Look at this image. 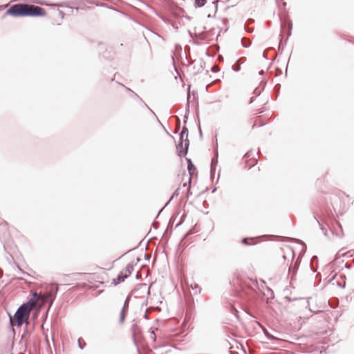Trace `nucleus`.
<instances>
[{"mask_svg": "<svg viewBox=\"0 0 354 354\" xmlns=\"http://www.w3.org/2000/svg\"><path fill=\"white\" fill-rule=\"evenodd\" d=\"M191 183H192V178L189 177L188 178V184L189 187L188 189H187V198H188L190 196L192 195V192L191 191Z\"/></svg>", "mask_w": 354, "mask_h": 354, "instance_id": "nucleus-25", "label": "nucleus"}, {"mask_svg": "<svg viewBox=\"0 0 354 354\" xmlns=\"http://www.w3.org/2000/svg\"><path fill=\"white\" fill-rule=\"evenodd\" d=\"M287 28H288V34L287 37L285 40V44L287 43V41L289 37L291 35L292 30V23L290 21H288L287 23Z\"/></svg>", "mask_w": 354, "mask_h": 354, "instance_id": "nucleus-19", "label": "nucleus"}, {"mask_svg": "<svg viewBox=\"0 0 354 354\" xmlns=\"http://www.w3.org/2000/svg\"><path fill=\"white\" fill-rule=\"evenodd\" d=\"M311 270L313 272H315L316 270H317V268H311Z\"/></svg>", "mask_w": 354, "mask_h": 354, "instance_id": "nucleus-61", "label": "nucleus"}, {"mask_svg": "<svg viewBox=\"0 0 354 354\" xmlns=\"http://www.w3.org/2000/svg\"><path fill=\"white\" fill-rule=\"evenodd\" d=\"M46 14V10L41 7L27 4L26 17H44Z\"/></svg>", "mask_w": 354, "mask_h": 354, "instance_id": "nucleus-5", "label": "nucleus"}, {"mask_svg": "<svg viewBox=\"0 0 354 354\" xmlns=\"http://www.w3.org/2000/svg\"><path fill=\"white\" fill-rule=\"evenodd\" d=\"M176 119H177L178 122H177V125H176V129L174 131V133H175V134L177 133L178 131L180 129V118L178 116H176Z\"/></svg>", "mask_w": 354, "mask_h": 354, "instance_id": "nucleus-27", "label": "nucleus"}, {"mask_svg": "<svg viewBox=\"0 0 354 354\" xmlns=\"http://www.w3.org/2000/svg\"><path fill=\"white\" fill-rule=\"evenodd\" d=\"M149 8L158 16L160 19H162L165 23H170L169 19L166 17H164L160 13L158 12L153 8L149 6Z\"/></svg>", "mask_w": 354, "mask_h": 354, "instance_id": "nucleus-16", "label": "nucleus"}, {"mask_svg": "<svg viewBox=\"0 0 354 354\" xmlns=\"http://www.w3.org/2000/svg\"><path fill=\"white\" fill-rule=\"evenodd\" d=\"M241 243L243 244V245H252V243H249L248 242V238H243L241 239Z\"/></svg>", "mask_w": 354, "mask_h": 354, "instance_id": "nucleus-31", "label": "nucleus"}, {"mask_svg": "<svg viewBox=\"0 0 354 354\" xmlns=\"http://www.w3.org/2000/svg\"><path fill=\"white\" fill-rule=\"evenodd\" d=\"M58 13H59V15L61 17L62 19H63L64 17V12L62 10H58Z\"/></svg>", "mask_w": 354, "mask_h": 354, "instance_id": "nucleus-41", "label": "nucleus"}, {"mask_svg": "<svg viewBox=\"0 0 354 354\" xmlns=\"http://www.w3.org/2000/svg\"><path fill=\"white\" fill-rule=\"evenodd\" d=\"M232 69L235 72H238L241 70V66H240V65H238V66L234 65L232 66Z\"/></svg>", "mask_w": 354, "mask_h": 354, "instance_id": "nucleus-34", "label": "nucleus"}, {"mask_svg": "<svg viewBox=\"0 0 354 354\" xmlns=\"http://www.w3.org/2000/svg\"><path fill=\"white\" fill-rule=\"evenodd\" d=\"M19 270H20V272H21L23 274H28L29 275L27 272L23 271L20 268H19Z\"/></svg>", "mask_w": 354, "mask_h": 354, "instance_id": "nucleus-56", "label": "nucleus"}, {"mask_svg": "<svg viewBox=\"0 0 354 354\" xmlns=\"http://www.w3.org/2000/svg\"><path fill=\"white\" fill-rule=\"evenodd\" d=\"M264 74H265V71L263 70H261L260 71H259V75H263Z\"/></svg>", "mask_w": 354, "mask_h": 354, "instance_id": "nucleus-50", "label": "nucleus"}, {"mask_svg": "<svg viewBox=\"0 0 354 354\" xmlns=\"http://www.w3.org/2000/svg\"><path fill=\"white\" fill-rule=\"evenodd\" d=\"M132 337L135 341L136 337H138L141 333V328L136 323L133 324L131 327Z\"/></svg>", "mask_w": 354, "mask_h": 354, "instance_id": "nucleus-10", "label": "nucleus"}, {"mask_svg": "<svg viewBox=\"0 0 354 354\" xmlns=\"http://www.w3.org/2000/svg\"><path fill=\"white\" fill-rule=\"evenodd\" d=\"M179 190H180V187H178V188L174 191V193H173V194L171 196V197H170L169 200L166 203V204L165 205V206H164L163 207H162V208L159 210V212H158V214H157L156 217H157V216H158V215L160 214V212L162 211V209H164V208H165V207H166V206H167V205H168V204H169V203L173 200V198H174L175 196H178V194H179Z\"/></svg>", "mask_w": 354, "mask_h": 354, "instance_id": "nucleus-13", "label": "nucleus"}, {"mask_svg": "<svg viewBox=\"0 0 354 354\" xmlns=\"http://www.w3.org/2000/svg\"><path fill=\"white\" fill-rule=\"evenodd\" d=\"M189 140L188 138L184 139V137L179 136V140L176 144V153L180 157L185 156L189 150Z\"/></svg>", "mask_w": 354, "mask_h": 354, "instance_id": "nucleus-3", "label": "nucleus"}, {"mask_svg": "<svg viewBox=\"0 0 354 354\" xmlns=\"http://www.w3.org/2000/svg\"><path fill=\"white\" fill-rule=\"evenodd\" d=\"M266 83V80H262L261 82H260L259 86L254 90V93L257 95H259L261 93V92L264 90Z\"/></svg>", "mask_w": 354, "mask_h": 354, "instance_id": "nucleus-11", "label": "nucleus"}, {"mask_svg": "<svg viewBox=\"0 0 354 354\" xmlns=\"http://www.w3.org/2000/svg\"><path fill=\"white\" fill-rule=\"evenodd\" d=\"M288 250H290V252H291V254H292V259H291V261L292 262L295 257V250H293L292 248H288Z\"/></svg>", "mask_w": 354, "mask_h": 354, "instance_id": "nucleus-32", "label": "nucleus"}, {"mask_svg": "<svg viewBox=\"0 0 354 354\" xmlns=\"http://www.w3.org/2000/svg\"><path fill=\"white\" fill-rule=\"evenodd\" d=\"M105 54H106V52H104V53H103L102 57H105V58H106V57H107V56H106Z\"/></svg>", "mask_w": 354, "mask_h": 354, "instance_id": "nucleus-63", "label": "nucleus"}, {"mask_svg": "<svg viewBox=\"0 0 354 354\" xmlns=\"http://www.w3.org/2000/svg\"><path fill=\"white\" fill-rule=\"evenodd\" d=\"M280 88H281V85L279 84H277L274 86V90L275 91V92L277 93H279Z\"/></svg>", "mask_w": 354, "mask_h": 354, "instance_id": "nucleus-33", "label": "nucleus"}, {"mask_svg": "<svg viewBox=\"0 0 354 354\" xmlns=\"http://www.w3.org/2000/svg\"><path fill=\"white\" fill-rule=\"evenodd\" d=\"M183 187H187V188L188 189V187H189L188 181H187V182H186V183H184L183 184Z\"/></svg>", "mask_w": 354, "mask_h": 354, "instance_id": "nucleus-49", "label": "nucleus"}, {"mask_svg": "<svg viewBox=\"0 0 354 354\" xmlns=\"http://www.w3.org/2000/svg\"><path fill=\"white\" fill-rule=\"evenodd\" d=\"M128 309L127 308H122L120 313V319H119V323L120 324H122L124 322L127 313Z\"/></svg>", "mask_w": 354, "mask_h": 354, "instance_id": "nucleus-17", "label": "nucleus"}, {"mask_svg": "<svg viewBox=\"0 0 354 354\" xmlns=\"http://www.w3.org/2000/svg\"><path fill=\"white\" fill-rule=\"evenodd\" d=\"M246 61V58L245 57H240L236 62V64H239L241 66L243 63H244Z\"/></svg>", "mask_w": 354, "mask_h": 354, "instance_id": "nucleus-30", "label": "nucleus"}, {"mask_svg": "<svg viewBox=\"0 0 354 354\" xmlns=\"http://www.w3.org/2000/svg\"><path fill=\"white\" fill-rule=\"evenodd\" d=\"M21 341L24 342V345L21 346L20 349L23 351L24 353L28 351V353L31 354V351H28V346L34 344L32 339H31V336L21 335Z\"/></svg>", "mask_w": 354, "mask_h": 354, "instance_id": "nucleus-7", "label": "nucleus"}, {"mask_svg": "<svg viewBox=\"0 0 354 354\" xmlns=\"http://www.w3.org/2000/svg\"><path fill=\"white\" fill-rule=\"evenodd\" d=\"M297 241H298V242H299V243H302V245H304V247L305 248H306V245L304 244V243L301 240H299V239H298V240H297Z\"/></svg>", "mask_w": 354, "mask_h": 354, "instance_id": "nucleus-54", "label": "nucleus"}, {"mask_svg": "<svg viewBox=\"0 0 354 354\" xmlns=\"http://www.w3.org/2000/svg\"><path fill=\"white\" fill-rule=\"evenodd\" d=\"M345 266L348 269H350L351 268V264H348V263H346Z\"/></svg>", "mask_w": 354, "mask_h": 354, "instance_id": "nucleus-55", "label": "nucleus"}, {"mask_svg": "<svg viewBox=\"0 0 354 354\" xmlns=\"http://www.w3.org/2000/svg\"><path fill=\"white\" fill-rule=\"evenodd\" d=\"M278 48H279V50L282 51L283 50V46L282 45L281 41L279 42Z\"/></svg>", "mask_w": 354, "mask_h": 354, "instance_id": "nucleus-42", "label": "nucleus"}, {"mask_svg": "<svg viewBox=\"0 0 354 354\" xmlns=\"http://www.w3.org/2000/svg\"><path fill=\"white\" fill-rule=\"evenodd\" d=\"M192 288L193 290L198 288L199 292H201V288L199 287L198 284H197V283H195L194 286H192Z\"/></svg>", "mask_w": 354, "mask_h": 354, "instance_id": "nucleus-39", "label": "nucleus"}, {"mask_svg": "<svg viewBox=\"0 0 354 354\" xmlns=\"http://www.w3.org/2000/svg\"><path fill=\"white\" fill-rule=\"evenodd\" d=\"M251 41L247 38L241 39V45L243 48H248L251 45Z\"/></svg>", "mask_w": 354, "mask_h": 354, "instance_id": "nucleus-21", "label": "nucleus"}, {"mask_svg": "<svg viewBox=\"0 0 354 354\" xmlns=\"http://www.w3.org/2000/svg\"><path fill=\"white\" fill-rule=\"evenodd\" d=\"M156 120H157V121L158 122V123H159V124L162 127V128H163V129L165 130V131L166 132V133H167V135H169V136H171V134H170V133H169V131H168L165 128V127L162 125V124L160 122V121L158 120V118H156Z\"/></svg>", "mask_w": 354, "mask_h": 354, "instance_id": "nucleus-36", "label": "nucleus"}, {"mask_svg": "<svg viewBox=\"0 0 354 354\" xmlns=\"http://www.w3.org/2000/svg\"><path fill=\"white\" fill-rule=\"evenodd\" d=\"M32 1L36 3L44 4L41 1L33 0Z\"/></svg>", "mask_w": 354, "mask_h": 354, "instance_id": "nucleus-51", "label": "nucleus"}, {"mask_svg": "<svg viewBox=\"0 0 354 354\" xmlns=\"http://www.w3.org/2000/svg\"><path fill=\"white\" fill-rule=\"evenodd\" d=\"M217 163H218V160L217 159H212V160L211 169H210V176H211V178H212V179L214 177V175H215V173H216V167Z\"/></svg>", "mask_w": 354, "mask_h": 354, "instance_id": "nucleus-14", "label": "nucleus"}, {"mask_svg": "<svg viewBox=\"0 0 354 354\" xmlns=\"http://www.w3.org/2000/svg\"><path fill=\"white\" fill-rule=\"evenodd\" d=\"M250 156H251V151H248V152L245 154L244 158H249L250 157Z\"/></svg>", "mask_w": 354, "mask_h": 354, "instance_id": "nucleus-43", "label": "nucleus"}, {"mask_svg": "<svg viewBox=\"0 0 354 354\" xmlns=\"http://www.w3.org/2000/svg\"><path fill=\"white\" fill-rule=\"evenodd\" d=\"M230 354H239V353L236 352V351H230Z\"/></svg>", "mask_w": 354, "mask_h": 354, "instance_id": "nucleus-59", "label": "nucleus"}, {"mask_svg": "<svg viewBox=\"0 0 354 354\" xmlns=\"http://www.w3.org/2000/svg\"><path fill=\"white\" fill-rule=\"evenodd\" d=\"M186 160H187V165H189V164H190V165L194 164L190 158H186Z\"/></svg>", "mask_w": 354, "mask_h": 354, "instance_id": "nucleus-46", "label": "nucleus"}, {"mask_svg": "<svg viewBox=\"0 0 354 354\" xmlns=\"http://www.w3.org/2000/svg\"><path fill=\"white\" fill-rule=\"evenodd\" d=\"M300 254L299 255L297 261L292 265V263L288 267V275H290V283L295 280V277L297 272L298 268L299 267L300 261L299 260Z\"/></svg>", "mask_w": 354, "mask_h": 354, "instance_id": "nucleus-6", "label": "nucleus"}, {"mask_svg": "<svg viewBox=\"0 0 354 354\" xmlns=\"http://www.w3.org/2000/svg\"><path fill=\"white\" fill-rule=\"evenodd\" d=\"M189 98L190 95L189 94L187 95V102L186 104V112L183 117V123L185 125H186L187 120H188V116H189Z\"/></svg>", "mask_w": 354, "mask_h": 354, "instance_id": "nucleus-12", "label": "nucleus"}, {"mask_svg": "<svg viewBox=\"0 0 354 354\" xmlns=\"http://www.w3.org/2000/svg\"><path fill=\"white\" fill-rule=\"evenodd\" d=\"M46 342L48 347L49 348V349H50V343H49V339H48V336H46Z\"/></svg>", "mask_w": 354, "mask_h": 354, "instance_id": "nucleus-44", "label": "nucleus"}, {"mask_svg": "<svg viewBox=\"0 0 354 354\" xmlns=\"http://www.w3.org/2000/svg\"><path fill=\"white\" fill-rule=\"evenodd\" d=\"M245 30L246 32L252 33L254 31V29L252 28H250L247 26V25L245 26Z\"/></svg>", "mask_w": 354, "mask_h": 354, "instance_id": "nucleus-35", "label": "nucleus"}, {"mask_svg": "<svg viewBox=\"0 0 354 354\" xmlns=\"http://www.w3.org/2000/svg\"><path fill=\"white\" fill-rule=\"evenodd\" d=\"M118 84H120L121 86H124L127 91H130V92L133 93V95H134V93H134V92H133L131 88H128V87L125 86L124 85H123V84H121V83H118Z\"/></svg>", "mask_w": 354, "mask_h": 354, "instance_id": "nucleus-40", "label": "nucleus"}, {"mask_svg": "<svg viewBox=\"0 0 354 354\" xmlns=\"http://www.w3.org/2000/svg\"><path fill=\"white\" fill-rule=\"evenodd\" d=\"M196 169V168L194 164L193 165L189 164V165H187V170L189 174V177L192 178V176L193 175V173Z\"/></svg>", "mask_w": 354, "mask_h": 354, "instance_id": "nucleus-24", "label": "nucleus"}, {"mask_svg": "<svg viewBox=\"0 0 354 354\" xmlns=\"http://www.w3.org/2000/svg\"><path fill=\"white\" fill-rule=\"evenodd\" d=\"M127 275H126L124 272V271H121L117 276L115 279H113L112 281V283L114 284V286L119 285L120 283H122L126 279H127Z\"/></svg>", "mask_w": 354, "mask_h": 354, "instance_id": "nucleus-9", "label": "nucleus"}, {"mask_svg": "<svg viewBox=\"0 0 354 354\" xmlns=\"http://www.w3.org/2000/svg\"><path fill=\"white\" fill-rule=\"evenodd\" d=\"M146 291H147V293L149 294V288H147L146 283H139L138 284L131 292V293L127 297L124 304H123V308H129V304L131 299V297L132 295L136 294V292H139L140 294L145 293Z\"/></svg>", "mask_w": 354, "mask_h": 354, "instance_id": "nucleus-4", "label": "nucleus"}, {"mask_svg": "<svg viewBox=\"0 0 354 354\" xmlns=\"http://www.w3.org/2000/svg\"><path fill=\"white\" fill-rule=\"evenodd\" d=\"M207 0H194V6L196 8H201L205 6Z\"/></svg>", "mask_w": 354, "mask_h": 354, "instance_id": "nucleus-22", "label": "nucleus"}, {"mask_svg": "<svg viewBox=\"0 0 354 354\" xmlns=\"http://www.w3.org/2000/svg\"><path fill=\"white\" fill-rule=\"evenodd\" d=\"M188 133H189L188 128L186 127V125H184L183 129H182L181 132L179 134V136L180 137H185V138H188Z\"/></svg>", "mask_w": 354, "mask_h": 354, "instance_id": "nucleus-20", "label": "nucleus"}, {"mask_svg": "<svg viewBox=\"0 0 354 354\" xmlns=\"http://www.w3.org/2000/svg\"><path fill=\"white\" fill-rule=\"evenodd\" d=\"M198 133H199L200 138L202 139V138H203V131H202V129H201L200 124H198Z\"/></svg>", "mask_w": 354, "mask_h": 354, "instance_id": "nucleus-37", "label": "nucleus"}, {"mask_svg": "<svg viewBox=\"0 0 354 354\" xmlns=\"http://www.w3.org/2000/svg\"><path fill=\"white\" fill-rule=\"evenodd\" d=\"M134 270V264L133 263H129L127 264L125 271L124 272L126 275H127V277H129L132 272Z\"/></svg>", "mask_w": 354, "mask_h": 354, "instance_id": "nucleus-15", "label": "nucleus"}, {"mask_svg": "<svg viewBox=\"0 0 354 354\" xmlns=\"http://www.w3.org/2000/svg\"><path fill=\"white\" fill-rule=\"evenodd\" d=\"M278 95H279V93H276V95H274V96H273V97H272V99H273L274 100H277V97H278Z\"/></svg>", "mask_w": 354, "mask_h": 354, "instance_id": "nucleus-53", "label": "nucleus"}, {"mask_svg": "<svg viewBox=\"0 0 354 354\" xmlns=\"http://www.w3.org/2000/svg\"><path fill=\"white\" fill-rule=\"evenodd\" d=\"M26 7L27 4L23 3H16L12 5L9 8L6 10L2 18H5V17L7 15L14 17H26Z\"/></svg>", "mask_w": 354, "mask_h": 354, "instance_id": "nucleus-2", "label": "nucleus"}, {"mask_svg": "<svg viewBox=\"0 0 354 354\" xmlns=\"http://www.w3.org/2000/svg\"><path fill=\"white\" fill-rule=\"evenodd\" d=\"M336 284L337 286H338L339 287H341V288H345V286H346V283L345 282H344L343 283H340V282H338V281H336Z\"/></svg>", "mask_w": 354, "mask_h": 354, "instance_id": "nucleus-38", "label": "nucleus"}, {"mask_svg": "<svg viewBox=\"0 0 354 354\" xmlns=\"http://www.w3.org/2000/svg\"><path fill=\"white\" fill-rule=\"evenodd\" d=\"M344 248L340 249L335 254V259H338L340 256H344L346 252H343Z\"/></svg>", "mask_w": 354, "mask_h": 354, "instance_id": "nucleus-28", "label": "nucleus"}, {"mask_svg": "<svg viewBox=\"0 0 354 354\" xmlns=\"http://www.w3.org/2000/svg\"><path fill=\"white\" fill-rule=\"evenodd\" d=\"M216 191V187L214 188L212 191V193H214Z\"/></svg>", "mask_w": 354, "mask_h": 354, "instance_id": "nucleus-62", "label": "nucleus"}, {"mask_svg": "<svg viewBox=\"0 0 354 354\" xmlns=\"http://www.w3.org/2000/svg\"><path fill=\"white\" fill-rule=\"evenodd\" d=\"M314 218L315 219V221L318 223V224L320 226V229L322 230V232H324V235L325 236H328V234H327V230L324 227V226L319 223V222L317 221V219L316 218V217L315 216Z\"/></svg>", "mask_w": 354, "mask_h": 354, "instance_id": "nucleus-29", "label": "nucleus"}, {"mask_svg": "<svg viewBox=\"0 0 354 354\" xmlns=\"http://www.w3.org/2000/svg\"><path fill=\"white\" fill-rule=\"evenodd\" d=\"M257 163V160L256 158H254V159H253V162H252V163H251L250 167H252V166H253V165H256Z\"/></svg>", "mask_w": 354, "mask_h": 354, "instance_id": "nucleus-47", "label": "nucleus"}, {"mask_svg": "<svg viewBox=\"0 0 354 354\" xmlns=\"http://www.w3.org/2000/svg\"><path fill=\"white\" fill-rule=\"evenodd\" d=\"M335 276L336 274H335L330 279L328 280V282L329 283H331L333 281H334L335 278Z\"/></svg>", "mask_w": 354, "mask_h": 354, "instance_id": "nucleus-52", "label": "nucleus"}, {"mask_svg": "<svg viewBox=\"0 0 354 354\" xmlns=\"http://www.w3.org/2000/svg\"><path fill=\"white\" fill-rule=\"evenodd\" d=\"M196 112L197 118H198V106H197Z\"/></svg>", "mask_w": 354, "mask_h": 354, "instance_id": "nucleus-58", "label": "nucleus"}, {"mask_svg": "<svg viewBox=\"0 0 354 354\" xmlns=\"http://www.w3.org/2000/svg\"><path fill=\"white\" fill-rule=\"evenodd\" d=\"M263 331L268 339L272 340L274 339V337L271 333H270L266 328H263Z\"/></svg>", "mask_w": 354, "mask_h": 354, "instance_id": "nucleus-26", "label": "nucleus"}, {"mask_svg": "<svg viewBox=\"0 0 354 354\" xmlns=\"http://www.w3.org/2000/svg\"><path fill=\"white\" fill-rule=\"evenodd\" d=\"M150 257H151L150 256L149 257H147V254H145V258L146 260L149 261L150 259Z\"/></svg>", "mask_w": 354, "mask_h": 354, "instance_id": "nucleus-57", "label": "nucleus"}, {"mask_svg": "<svg viewBox=\"0 0 354 354\" xmlns=\"http://www.w3.org/2000/svg\"><path fill=\"white\" fill-rule=\"evenodd\" d=\"M58 291L59 286L57 284L51 286L47 292L44 295H40L37 291L32 290L28 300L18 307L13 316L8 313L10 326L12 327L13 325H15L18 328H21L24 323L30 318V312L35 307L37 300L48 302V310L51 308Z\"/></svg>", "mask_w": 354, "mask_h": 354, "instance_id": "nucleus-1", "label": "nucleus"}, {"mask_svg": "<svg viewBox=\"0 0 354 354\" xmlns=\"http://www.w3.org/2000/svg\"><path fill=\"white\" fill-rule=\"evenodd\" d=\"M134 97L139 99V100L142 103L143 106L145 107L146 109H147L153 114V115L156 118H157V116L155 114V113L148 106V105L144 101H142V100L139 97V95L138 94L134 93Z\"/></svg>", "mask_w": 354, "mask_h": 354, "instance_id": "nucleus-18", "label": "nucleus"}, {"mask_svg": "<svg viewBox=\"0 0 354 354\" xmlns=\"http://www.w3.org/2000/svg\"><path fill=\"white\" fill-rule=\"evenodd\" d=\"M253 22H254V19H248L247 20L246 25H247V24H252Z\"/></svg>", "mask_w": 354, "mask_h": 354, "instance_id": "nucleus-45", "label": "nucleus"}, {"mask_svg": "<svg viewBox=\"0 0 354 354\" xmlns=\"http://www.w3.org/2000/svg\"><path fill=\"white\" fill-rule=\"evenodd\" d=\"M263 57L266 59H268L267 55H266L265 53H263Z\"/></svg>", "mask_w": 354, "mask_h": 354, "instance_id": "nucleus-60", "label": "nucleus"}, {"mask_svg": "<svg viewBox=\"0 0 354 354\" xmlns=\"http://www.w3.org/2000/svg\"><path fill=\"white\" fill-rule=\"evenodd\" d=\"M255 100V97H251L250 99V104H252Z\"/></svg>", "mask_w": 354, "mask_h": 354, "instance_id": "nucleus-48", "label": "nucleus"}, {"mask_svg": "<svg viewBox=\"0 0 354 354\" xmlns=\"http://www.w3.org/2000/svg\"><path fill=\"white\" fill-rule=\"evenodd\" d=\"M77 344H78V347L81 349V350H83L86 346V342L84 341V339L82 338H79L78 340H77Z\"/></svg>", "mask_w": 354, "mask_h": 354, "instance_id": "nucleus-23", "label": "nucleus"}, {"mask_svg": "<svg viewBox=\"0 0 354 354\" xmlns=\"http://www.w3.org/2000/svg\"><path fill=\"white\" fill-rule=\"evenodd\" d=\"M340 277H341V278H342V279H346L345 275H341V276H340Z\"/></svg>", "mask_w": 354, "mask_h": 354, "instance_id": "nucleus-64", "label": "nucleus"}, {"mask_svg": "<svg viewBox=\"0 0 354 354\" xmlns=\"http://www.w3.org/2000/svg\"><path fill=\"white\" fill-rule=\"evenodd\" d=\"M24 324H25V327L24 328V333H22L21 335L31 336V334L33 333L35 329L34 325L30 326L29 318L26 322L24 323Z\"/></svg>", "mask_w": 354, "mask_h": 354, "instance_id": "nucleus-8", "label": "nucleus"}]
</instances>
